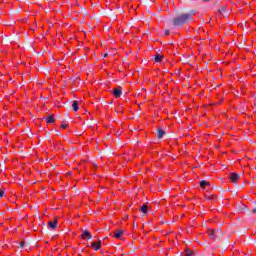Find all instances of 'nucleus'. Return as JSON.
<instances>
[{"mask_svg":"<svg viewBox=\"0 0 256 256\" xmlns=\"http://www.w3.org/2000/svg\"><path fill=\"white\" fill-rule=\"evenodd\" d=\"M5 196V191L4 190H0V199L2 198V197H4Z\"/></svg>","mask_w":256,"mask_h":256,"instance_id":"obj_20","label":"nucleus"},{"mask_svg":"<svg viewBox=\"0 0 256 256\" xmlns=\"http://www.w3.org/2000/svg\"><path fill=\"white\" fill-rule=\"evenodd\" d=\"M215 235H216V241H219L221 237H223V230L221 229L215 230Z\"/></svg>","mask_w":256,"mask_h":256,"instance_id":"obj_7","label":"nucleus"},{"mask_svg":"<svg viewBox=\"0 0 256 256\" xmlns=\"http://www.w3.org/2000/svg\"><path fill=\"white\" fill-rule=\"evenodd\" d=\"M92 247L94 248V251H99V249H101V246L97 242H93Z\"/></svg>","mask_w":256,"mask_h":256,"instance_id":"obj_16","label":"nucleus"},{"mask_svg":"<svg viewBox=\"0 0 256 256\" xmlns=\"http://www.w3.org/2000/svg\"><path fill=\"white\" fill-rule=\"evenodd\" d=\"M202 1H204L205 3H209V1H211V0H202Z\"/></svg>","mask_w":256,"mask_h":256,"instance_id":"obj_25","label":"nucleus"},{"mask_svg":"<svg viewBox=\"0 0 256 256\" xmlns=\"http://www.w3.org/2000/svg\"><path fill=\"white\" fill-rule=\"evenodd\" d=\"M249 213H251V211H250V210H248V214H249Z\"/></svg>","mask_w":256,"mask_h":256,"instance_id":"obj_27","label":"nucleus"},{"mask_svg":"<svg viewBox=\"0 0 256 256\" xmlns=\"http://www.w3.org/2000/svg\"><path fill=\"white\" fill-rule=\"evenodd\" d=\"M184 256H193V251H191V250H186Z\"/></svg>","mask_w":256,"mask_h":256,"instance_id":"obj_17","label":"nucleus"},{"mask_svg":"<svg viewBox=\"0 0 256 256\" xmlns=\"http://www.w3.org/2000/svg\"><path fill=\"white\" fill-rule=\"evenodd\" d=\"M122 90H123V88H121V87L114 88L113 95H114V97H116V99H119V97H121V95H123Z\"/></svg>","mask_w":256,"mask_h":256,"instance_id":"obj_4","label":"nucleus"},{"mask_svg":"<svg viewBox=\"0 0 256 256\" xmlns=\"http://www.w3.org/2000/svg\"><path fill=\"white\" fill-rule=\"evenodd\" d=\"M25 245H27V243H25V241L20 242V248L23 249L25 247Z\"/></svg>","mask_w":256,"mask_h":256,"instance_id":"obj_19","label":"nucleus"},{"mask_svg":"<svg viewBox=\"0 0 256 256\" xmlns=\"http://www.w3.org/2000/svg\"><path fill=\"white\" fill-rule=\"evenodd\" d=\"M193 15L195 11H190L188 13H182L172 19V24L174 27H183L186 23L193 21Z\"/></svg>","mask_w":256,"mask_h":256,"instance_id":"obj_1","label":"nucleus"},{"mask_svg":"<svg viewBox=\"0 0 256 256\" xmlns=\"http://www.w3.org/2000/svg\"><path fill=\"white\" fill-rule=\"evenodd\" d=\"M209 237H210L211 239H214V241H216L215 230H210V231H209Z\"/></svg>","mask_w":256,"mask_h":256,"instance_id":"obj_15","label":"nucleus"},{"mask_svg":"<svg viewBox=\"0 0 256 256\" xmlns=\"http://www.w3.org/2000/svg\"><path fill=\"white\" fill-rule=\"evenodd\" d=\"M229 179L232 183H237V181H239V179H241V175L233 172L230 174Z\"/></svg>","mask_w":256,"mask_h":256,"instance_id":"obj_2","label":"nucleus"},{"mask_svg":"<svg viewBox=\"0 0 256 256\" xmlns=\"http://www.w3.org/2000/svg\"><path fill=\"white\" fill-rule=\"evenodd\" d=\"M240 211H249V208L246 205H242V207L240 208Z\"/></svg>","mask_w":256,"mask_h":256,"instance_id":"obj_18","label":"nucleus"},{"mask_svg":"<svg viewBox=\"0 0 256 256\" xmlns=\"http://www.w3.org/2000/svg\"><path fill=\"white\" fill-rule=\"evenodd\" d=\"M57 225H59V222L57 220L48 222V227L50 229H53V230L57 229Z\"/></svg>","mask_w":256,"mask_h":256,"instance_id":"obj_6","label":"nucleus"},{"mask_svg":"<svg viewBox=\"0 0 256 256\" xmlns=\"http://www.w3.org/2000/svg\"><path fill=\"white\" fill-rule=\"evenodd\" d=\"M60 127H61V129H67L68 125L67 124H62Z\"/></svg>","mask_w":256,"mask_h":256,"instance_id":"obj_21","label":"nucleus"},{"mask_svg":"<svg viewBox=\"0 0 256 256\" xmlns=\"http://www.w3.org/2000/svg\"><path fill=\"white\" fill-rule=\"evenodd\" d=\"M108 55H109V54L105 53V54L103 55V57H104V58H105V57H108Z\"/></svg>","mask_w":256,"mask_h":256,"instance_id":"obj_26","label":"nucleus"},{"mask_svg":"<svg viewBox=\"0 0 256 256\" xmlns=\"http://www.w3.org/2000/svg\"><path fill=\"white\" fill-rule=\"evenodd\" d=\"M162 59H163V55L161 54H156L154 57L155 63H161Z\"/></svg>","mask_w":256,"mask_h":256,"instance_id":"obj_10","label":"nucleus"},{"mask_svg":"<svg viewBox=\"0 0 256 256\" xmlns=\"http://www.w3.org/2000/svg\"><path fill=\"white\" fill-rule=\"evenodd\" d=\"M46 123H55V117L53 115H49L46 117Z\"/></svg>","mask_w":256,"mask_h":256,"instance_id":"obj_12","label":"nucleus"},{"mask_svg":"<svg viewBox=\"0 0 256 256\" xmlns=\"http://www.w3.org/2000/svg\"><path fill=\"white\" fill-rule=\"evenodd\" d=\"M81 239H84L85 241H87V239H91V232H89V230H82V234L80 235Z\"/></svg>","mask_w":256,"mask_h":256,"instance_id":"obj_3","label":"nucleus"},{"mask_svg":"<svg viewBox=\"0 0 256 256\" xmlns=\"http://www.w3.org/2000/svg\"><path fill=\"white\" fill-rule=\"evenodd\" d=\"M122 235H123V230H117L114 237L115 239H121Z\"/></svg>","mask_w":256,"mask_h":256,"instance_id":"obj_14","label":"nucleus"},{"mask_svg":"<svg viewBox=\"0 0 256 256\" xmlns=\"http://www.w3.org/2000/svg\"><path fill=\"white\" fill-rule=\"evenodd\" d=\"M148 210H149V206H147V204H144V205L140 208L141 213H144V215H147Z\"/></svg>","mask_w":256,"mask_h":256,"instance_id":"obj_11","label":"nucleus"},{"mask_svg":"<svg viewBox=\"0 0 256 256\" xmlns=\"http://www.w3.org/2000/svg\"><path fill=\"white\" fill-rule=\"evenodd\" d=\"M219 13H220V15H222V17H229V10H227V8H225V6L220 7Z\"/></svg>","mask_w":256,"mask_h":256,"instance_id":"obj_5","label":"nucleus"},{"mask_svg":"<svg viewBox=\"0 0 256 256\" xmlns=\"http://www.w3.org/2000/svg\"><path fill=\"white\" fill-rule=\"evenodd\" d=\"M100 247H101V240H99L98 242H96Z\"/></svg>","mask_w":256,"mask_h":256,"instance_id":"obj_23","label":"nucleus"},{"mask_svg":"<svg viewBox=\"0 0 256 256\" xmlns=\"http://www.w3.org/2000/svg\"><path fill=\"white\" fill-rule=\"evenodd\" d=\"M252 213L256 215V207L252 209Z\"/></svg>","mask_w":256,"mask_h":256,"instance_id":"obj_22","label":"nucleus"},{"mask_svg":"<svg viewBox=\"0 0 256 256\" xmlns=\"http://www.w3.org/2000/svg\"><path fill=\"white\" fill-rule=\"evenodd\" d=\"M165 35H169V30H166V31H165Z\"/></svg>","mask_w":256,"mask_h":256,"instance_id":"obj_24","label":"nucleus"},{"mask_svg":"<svg viewBox=\"0 0 256 256\" xmlns=\"http://www.w3.org/2000/svg\"><path fill=\"white\" fill-rule=\"evenodd\" d=\"M72 109H73L74 112L79 111V102L77 100H74L72 102Z\"/></svg>","mask_w":256,"mask_h":256,"instance_id":"obj_8","label":"nucleus"},{"mask_svg":"<svg viewBox=\"0 0 256 256\" xmlns=\"http://www.w3.org/2000/svg\"><path fill=\"white\" fill-rule=\"evenodd\" d=\"M209 185H211L209 182H207L206 180H202V181H200V187L202 188V189H205V187H207V186H209Z\"/></svg>","mask_w":256,"mask_h":256,"instance_id":"obj_13","label":"nucleus"},{"mask_svg":"<svg viewBox=\"0 0 256 256\" xmlns=\"http://www.w3.org/2000/svg\"><path fill=\"white\" fill-rule=\"evenodd\" d=\"M165 135V131L161 128L157 129V137L158 139H163V136Z\"/></svg>","mask_w":256,"mask_h":256,"instance_id":"obj_9","label":"nucleus"}]
</instances>
